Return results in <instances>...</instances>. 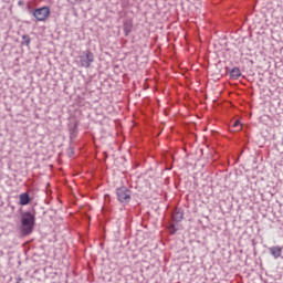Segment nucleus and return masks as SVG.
<instances>
[{
    "label": "nucleus",
    "mask_w": 283,
    "mask_h": 283,
    "mask_svg": "<svg viewBox=\"0 0 283 283\" xmlns=\"http://www.w3.org/2000/svg\"><path fill=\"white\" fill-rule=\"evenodd\" d=\"M229 76L231 80H239L243 74L241 72H230Z\"/></svg>",
    "instance_id": "9b49d317"
},
{
    "label": "nucleus",
    "mask_w": 283,
    "mask_h": 283,
    "mask_svg": "<svg viewBox=\"0 0 283 283\" xmlns=\"http://www.w3.org/2000/svg\"><path fill=\"white\" fill-rule=\"evenodd\" d=\"M35 227V212L24 211L21 212V226L20 232L23 237H28L33 233Z\"/></svg>",
    "instance_id": "f257e3e1"
},
{
    "label": "nucleus",
    "mask_w": 283,
    "mask_h": 283,
    "mask_svg": "<svg viewBox=\"0 0 283 283\" xmlns=\"http://www.w3.org/2000/svg\"><path fill=\"white\" fill-rule=\"evenodd\" d=\"M230 72H240V69H232Z\"/></svg>",
    "instance_id": "2eb2a0df"
},
{
    "label": "nucleus",
    "mask_w": 283,
    "mask_h": 283,
    "mask_svg": "<svg viewBox=\"0 0 283 283\" xmlns=\"http://www.w3.org/2000/svg\"><path fill=\"white\" fill-rule=\"evenodd\" d=\"M74 155L73 147H69V157H72Z\"/></svg>",
    "instance_id": "ddd939ff"
},
{
    "label": "nucleus",
    "mask_w": 283,
    "mask_h": 283,
    "mask_svg": "<svg viewBox=\"0 0 283 283\" xmlns=\"http://www.w3.org/2000/svg\"><path fill=\"white\" fill-rule=\"evenodd\" d=\"M242 130V125L240 124V119H235L232 124V132Z\"/></svg>",
    "instance_id": "6e6552de"
},
{
    "label": "nucleus",
    "mask_w": 283,
    "mask_h": 283,
    "mask_svg": "<svg viewBox=\"0 0 283 283\" xmlns=\"http://www.w3.org/2000/svg\"><path fill=\"white\" fill-rule=\"evenodd\" d=\"M223 75L221 73H211L209 75V78L212 80L213 82L219 81Z\"/></svg>",
    "instance_id": "f8f14e48"
},
{
    "label": "nucleus",
    "mask_w": 283,
    "mask_h": 283,
    "mask_svg": "<svg viewBox=\"0 0 283 283\" xmlns=\"http://www.w3.org/2000/svg\"><path fill=\"white\" fill-rule=\"evenodd\" d=\"M130 32H132V23L125 22L124 23V34H125V36H129Z\"/></svg>",
    "instance_id": "1a4fd4ad"
},
{
    "label": "nucleus",
    "mask_w": 283,
    "mask_h": 283,
    "mask_svg": "<svg viewBox=\"0 0 283 283\" xmlns=\"http://www.w3.org/2000/svg\"><path fill=\"white\" fill-rule=\"evenodd\" d=\"M171 234H175L178 231V229H176L174 224L171 226Z\"/></svg>",
    "instance_id": "4468645a"
},
{
    "label": "nucleus",
    "mask_w": 283,
    "mask_h": 283,
    "mask_svg": "<svg viewBox=\"0 0 283 283\" xmlns=\"http://www.w3.org/2000/svg\"><path fill=\"white\" fill-rule=\"evenodd\" d=\"M20 282H22V279L19 276L17 277V283H20Z\"/></svg>",
    "instance_id": "dca6fc26"
},
{
    "label": "nucleus",
    "mask_w": 283,
    "mask_h": 283,
    "mask_svg": "<svg viewBox=\"0 0 283 283\" xmlns=\"http://www.w3.org/2000/svg\"><path fill=\"white\" fill-rule=\"evenodd\" d=\"M30 202H31V198H30L29 192H23L20 195V201H19L20 206H22V207L28 206Z\"/></svg>",
    "instance_id": "0eeeda50"
},
{
    "label": "nucleus",
    "mask_w": 283,
    "mask_h": 283,
    "mask_svg": "<svg viewBox=\"0 0 283 283\" xmlns=\"http://www.w3.org/2000/svg\"><path fill=\"white\" fill-rule=\"evenodd\" d=\"M117 199L122 203H129L132 199V191L126 187L117 188L116 190Z\"/></svg>",
    "instance_id": "f03ea898"
},
{
    "label": "nucleus",
    "mask_w": 283,
    "mask_h": 283,
    "mask_svg": "<svg viewBox=\"0 0 283 283\" xmlns=\"http://www.w3.org/2000/svg\"><path fill=\"white\" fill-rule=\"evenodd\" d=\"M184 209L182 208H175L174 212H172V219L175 220V222H181V220H184Z\"/></svg>",
    "instance_id": "423d86ee"
},
{
    "label": "nucleus",
    "mask_w": 283,
    "mask_h": 283,
    "mask_svg": "<svg viewBox=\"0 0 283 283\" xmlns=\"http://www.w3.org/2000/svg\"><path fill=\"white\" fill-rule=\"evenodd\" d=\"M86 218H87L88 220H91V217L86 216Z\"/></svg>",
    "instance_id": "a211bd4d"
},
{
    "label": "nucleus",
    "mask_w": 283,
    "mask_h": 283,
    "mask_svg": "<svg viewBox=\"0 0 283 283\" xmlns=\"http://www.w3.org/2000/svg\"><path fill=\"white\" fill-rule=\"evenodd\" d=\"M33 17L36 21H46L50 17V7H41L33 10Z\"/></svg>",
    "instance_id": "7ed1b4c3"
},
{
    "label": "nucleus",
    "mask_w": 283,
    "mask_h": 283,
    "mask_svg": "<svg viewBox=\"0 0 283 283\" xmlns=\"http://www.w3.org/2000/svg\"><path fill=\"white\" fill-rule=\"evenodd\" d=\"M32 40L30 39V35H28V34H24V35H22V42H21V45H30V42H31Z\"/></svg>",
    "instance_id": "9d476101"
},
{
    "label": "nucleus",
    "mask_w": 283,
    "mask_h": 283,
    "mask_svg": "<svg viewBox=\"0 0 283 283\" xmlns=\"http://www.w3.org/2000/svg\"><path fill=\"white\" fill-rule=\"evenodd\" d=\"M269 252L274 259H279L282 256L283 248L279 245L271 247L269 248Z\"/></svg>",
    "instance_id": "39448f33"
},
{
    "label": "nucleus",
    "mask_w": 283,
    "mask_h": 283,
    "mask_svg": "<svg viewBox=\"0 0 283 283\" xmlns=\"http://www.w3.org/2000/svg\"><path fill=\"white\" fill-rule=\"evenodd\" d=\"M82 67H90L94 63V53L87 50L80 56Z\"/></svg>",
    "instance_id": "20e7f679"
},
{
    "label": "nucleus",
    "mask_w": 283,
    "mask_h": 283,
    "mask_svg": "<svg viewBox=\"0 0 283 283\" xmlns=\"http://www.w3.org/2000/svg\"><path fill=\"white\" fill-rule=\"evenodd\" d=\"M104 155H105V159H107V154H106V151L104 153Z\"/></svg>",
    "instance_id": "f3484780"
}]
</instances>
